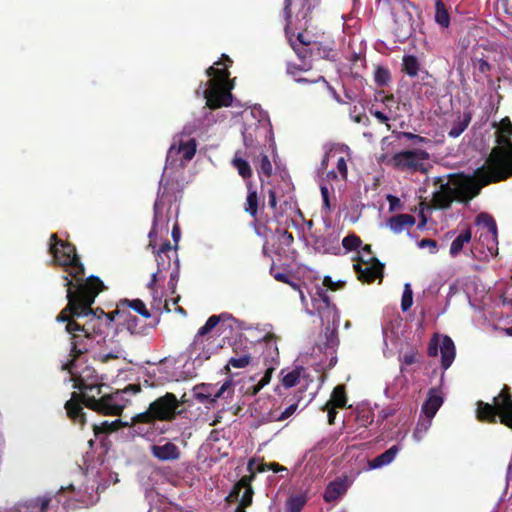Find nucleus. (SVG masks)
Returning <instances> with one entry per match:
<instances>
[{
    "label": "nucleus",
    "instance_id": "nucleus-13",
    "mask_svg": "<svg viewBox=\"0 0 512 512\" xmlns=\"http://www.w3.org/2000/svg\"><path fill=\"white\" fill-rule=\"evenodd\" d=\"M441 353V368L447 370L453 363L456 355V348L453 340L444 335L441 338L438 334H434L430 339L427 347V354L429 357H435Z\"/></svg>",
    "mask_w": 512,
    "mask_h": 512
},
{
    "label": "nucleus",
    "instance_id": "nucleus-59",
    "mask_svg": "<svg viewBox=\"0 0 512 512\" xmlns=\"http://www.w3.org/2000/svg\"><path fill=\"white\" fill-rule=\"evenodd\" d=\"M123 307L124 306H120V303L118 304L117 306V309L115 311H112V312H109V313H106L105 312V315H104V319H105V326L106 327H109L111 325V323L115 320V317L117 315H125V312L123 311Z\"/></svg>",
    "mask_w": 512,
    "mask_h": 512
},
{
    "label": "nucleus",
    "instance_id": "nucleus-46",
    "mask_svg": "<svg viewBox=\"0 0 512 512\" xmlns=\"http://www.w3.org/2000/svg\"><path fill=\"white\" fill-rule=\"evenodd\" d=\"M391 80V74L388 68L377 66L374 71V81L379 87L388 85Z\"/></svg>",
    "mask_w": 512,
    "mask_h": 512
},
{
    "label": "nucleus",
    "instance_id": "nucleus-60",
    "mask_svg": "<svg viewBox=\"0 0 512 512\" xmlns=\"http://www.w3.org/2000/svg\"><path fill=\"white\" fill-rule=\"evenodd\" d=\"M277 233L279 234V237H280V241L283 245L289 247L293 244L294 242V236L291 232H289L288 230H281V229H277Z\"/></svg>",
    "mask_w": 512,
    "mask_h": 512
},
{
    "label": "nucleus",
    "instance_id": "nucleus-21",
    "mask_svg": "<svg viewBox=\"0 0 512 512\" xmlns=\"http://www.w3.org/2000/svg\"><path fill=\"white\" fill-rule=\"evenodd\" d=\"M443 396L440 389L431 388L428 395L421 407V412L430 419H433L437 411L443 404Z\"/></svg>",
    "mask_w": 512,
    "mask_h": 512
},
{
    "label": "nucleus",
    "instance_id": "nucleus-42",
    "mask_svg": "<svg viewBox=\"0 0 512 512\" xmlns=\"http://www.w3.org/2000/svg\"><path fill=\"white\" fill-rule=\"evenodd\" d=\"M196 147H197L196 140L189 139L186 142H180V144L177 148V153L182 154V158L185 161H190L196 153Z\"/></svg>",
    "mask_w": 512,
    "mask_h": 512
},
{
    "label": "nucleus",
    "instance_id": "nucleus-50",
    "mask_svg": "<svg viewBox=\"0 0 512 512\" xmlns=\"http://www.w3.org/2000/svg\"><path fill=\"white\" fill-rule=\"evenodd\" d=\"M326 342L325 346L330 349H335L339 344L337 329H330L329 327L325 330Z\"/></svg>",
    "mask_w": 512,
    "mask_h": 512
},
{
    "label": "nucleus",
    "instance_id": "nucleus-12",
    "mask_svg": "<svg viewBox=\"0 0 512 512\" xmlns=\"http://www.w3.org/2000/svg\"><path fill=\"white\" fill-rule=\"evenodd\" d=\"M429 158L430 155L426 150H405L395 153L392 156L390 163L394 168L402 171L409 170L412 172L425 173L427 169L425 167L424 161H427Z\"/></svg>",
    "mask_w": 512,
    "mask_h": 512
},
{
    "label": "nucleus",
    "instance_id": "nucleus-20",
    "mask_svg": "<svg viewBox=\"0 0 512 512\" xmlns=\"http://www.w3.org/2000/svg\"><path fill=\"white\" fill-rule=\"evenodd\" d=\"M349 486L350 482L347 476L336 478L326 486L323 494V500L326 503H333L337 501L341 496L346 494Z\"/></svg>",
    "mask_w": 512,
    "mask_h": 512
},
{
    "label": "nucleus",
    "instance_id": "nucleus-45",
    "mask_svg": "<svg viewBox=\"0 0 512 512\" xmlns=\"http://www.w3.org/2000/svg\"><path fill=\"white\" fill-rule=\"evenodd\" d=\"M274 371L273 367H269L266 369L263 377L259 380V382L246 390V394L255 396L264 386H266L272 377V373Z\"/></svg>",
    "mask_w": 512,
    "mask_h": 512
},
{
    "label": "nucleus",
    "instance_id": "nucleus-47",
    "mask_svg": "<svg viewBox=\"0 0 512 512\" xmlns=\"http://www.w3.org/2000/svg\"><path fill=\"white\" fill-rule=\"evenodd\" d=\"M432 420L433 419H430L426 415L420 416L413 433L414 438L421 440L423 435L429 430Z\"/></svg>",
    "mask_w": 512,
    "mask_h": 512
},
{
    "label": "nucleus",
    "instance_id": "nucleus-55",
    "mask_svg": "<svg viewBox=\"0 0 512 512\" xmlns=\"http://www.w3.org/2000/svg\"><path fill=\"white\" fill-rule=\"evenodd\" d=\"M312 68V65L306 61V65L302 62V65L289 63L287 65V73L291 75L294 79L298 77L299 72L308 71Z\"/></svg>",
    "mask_w": 512,
    "mask_h": 512
},
{
    "label": "nucleus",
    "instance_id": "nucleus-5",
    "mask_svg": "<svg viewBox=\"0 0 512 512\" xmlns=\"http://www.w3.org/2000/svg\"><path fill=\"white\" fill-rule=\"evenodd\" d=\"M231 322H235V318L228 313L210 316L194 336L189 346L190 354L194 355L196 359H209L212 354L223 347L217 337L227 328L232 329Z\"/></svg>",
    "mask_w": 512,
    "mask_h": 512
},
{
    "label": "nucleus",
    "instance_id": "nucleus-61",
    "mask_svg": "<svg viewBox=\"0 0 512 512\" xmlns=\"http://www.w3.org/2000/svg\"><path fill=\"white\" fill-rule=\"evenodd\" d=\"M418 352L411 350L409 352H406L403 354V356L400 357V361L404 365H412L418 361Z\"/></svg>",
    "mask_w": 512,
    "mask_h": 512
},
{
    "label": "nucleus",
    "instance_id": "nucleus-35",
    "mask_svg": "<svg viewBox=\"0 0 512 512\" xmlns=\"http://www.w3.org/2000/svg\"><path fill=\"white\" fill-rule=\"evenodd\" d=\"M435 21L442 28L450 25V16L442 0H435Z\"/></svg>",
    "mask_w": 512,
    "mask_h": 512
},
{
    "label": "nucleus",
    "instance_id": "nucleus-58",
    "mask_svg": "<svg viewBox=\"0 0 512 512\" xmlns=\"http://www.w3.org/2000/svg\"><path fill=\"white\" fill-rule=\"evenodd\" d=\"M312 300H316L319 302L324 303V306H333V304L330 301V297L327 294V292L322 288H317V291L315 295L312 297Z\"/></svg>",
    "mask_w": 512,
    "mask_h": 512
},
{
    "label": "nucleus",
    "instance_id": "nucleus-4",
    "mask_svg": "<svg viewBox=\"0 0 512 512\" xmlns=\"http://www.w3.org/2000/svg\"><path fill=\"white\" fill-rule=\"evenodd\" d=\"M496 146L492 148L487 166L475 170V178L483 185L504 181L512 176L511 136L496 132Z\"/></svg>",
    "mask_w": 512,
    "mask_h": 512
},
{
    "label": "nucleus",
    "instance_id": "nucleus-26",
    "mask_svg": "<svg viewBox=\"0 0 512 512\" xmlns=\"http://www.w3.org/2000/svg\"><path fill=\"white\" fill-rule=\"evenodd\" d=\"M53 497L51 495L39 496L26 502V512H49Z\"/></svg>",
    "mask_w": 512,
    "mask_h": 512
},
{
    "label": "nucleus",
    "instance_id": "nucleus-7",
    "mask_svg": "<svg viewBox=\"0 0 512 512\" xmlns=\"http://www.w3.org/2000/svg\"><path fill=\"white\" fill-rule=\"evenodd\" d=\"M206 74L210 77L207 81L208 87L203 92L206 105L210 109L230 106L233 100L231 90L234 88V84L229 78V70L210 66L206 70Z\"/></svg>",
    "mask_w": 512,
    "mask_h": 512
},
{
    "label": "nucleus",
    "instance_id": "nucleus-64",
    "mask_svg": "<svg viewBox=\"0 0 512 512\" xmlns=\"http://www.w3.org/2000/svg\"><path fill=\"white\" fill-rule=\"evenodd\" d=\"M324 303L312 300V306L314 310L319 314V316L322 318L325 314V311H329L331 308H335V305L333 306H324Z\"/></svg>",
    "mask_w": 512,
    "mask_h": 512
},
{
    "label": "nucleus",
    "instance_id": "nucleus-36",
    "mask_svg": "<svg viewBox=\"0 0 512 512\" xmlns=\"http://www.w3.org/2000/svg\"><path fill=\"white\" fill-rule=\"evenodd\" d=\"M393 134H394L396 139H398V140L406 139L413 146H418V145H421V144H431L432 143L431 139L426 138V137H422L420 135H417V134H414V133H411V132H403V131L397 132V131H393Z\"/></svg>",
    "mask_w": 512,
    "mask_h": 512
},
{
    "label": "nucleus",
    "instance_id": "nucleus-22",
    "mask_svg": "<svg viewBox=\"0 0 512 512\" xmlns=\"http://www.w3.org/2000/svg\"><path fill=\"white\" fill-rule=\"evenodd\" d=\"M497 399L494 398L493 404H489L479 400L476 410V417L481 422L496 423L497 418L500 419V409L498 408Z\"/></svg>",
    "mask_w": 512,
    "mask_h": 512
},
{
    "label": "nucleus",
    "instance_id": "nucleus-37",
    "mask_svg": "<svg viewBox=\"0 0 512 512\" xmlns=\"http://www.w3.org/2000/svg\"><path fill=\"white\" fill-rule=\"evenodd\" d=\"M304 372V367L296 366L292 371H289L287 374L282 376L281 383L285 388H292L296 386L299 381L302 373Z\"/></svg>",
    "mask_w": 512,
    "mask_h": 512
},
{
    "label": "nucleus",
    "instance_id": "nucleus-14",
    "mask_svg": "<svg viewBox=\"0 0 512 512\" xmlns=\"http://www.w3.org/2000/svg\"><path fill=\"white\" fill-rule=\"evenodd\" d=\"M153 252L157 262V271L151 275V280L147 285L150 290L155 289L157 281L162 278L161 273L171 268L172 256L178 259L177 246L173 247L169 240L164 241L160 248L157 251L154 249Z\"/></svg>",
    "mask_w": 512,
    "mask_h": 512
},
{
    "label": "nucleus",
    "instance_id": "nucleus-11",
    "mask_svg": "<svg viewBox=\"0 0 512 512\" xmlns=\"http://www.w3.org/2000/svg\"><path fill=\"white\" fill-rule=\"evenodd\" d=\"M183 186L176 178L162 176L159 182L157 198L153 205V213L160 217L166 204L172 205L182 197Z\"/></svg>",
    "mask_w": 512,
    "mask_h": 512
},
{
    "label": "nucleus",
    "instance_id": "nucleus-16",
    "mask_svg": "<svg viewBox=\"0 0 512 512\" xmlns=\"http://www.w3.org/2000/svg\"><path fill=\"white\" fill-rule=\"evenodd\" d=\"M194 397L202 403L213 404L218 398H228L232 396L233 389L232 383L226 381L222 386L215 391V386L212 384H200L193 388Z\"/></svg>",
    "mask_w": 512,
    "mask_h": 512
},
{
    "label": "nucleus",
    "instance_id": "nucleus-56",
    "mask_svg": "<svg viewBox=\"0 0 512 512\" xmlns=\"http://www.w3.org/2000/svg\"><path fill=\"white\" fill-rule=\"evenodd\" d=\"M497 133L512 136V122L509 117H504L499 122Z\"/></svg>",
    "mask_w": 512,
    "mask_h": 512
},
{
    "label": "nucleus",
    "instance_id": "nucleus-57",
    "mask_svg": "<svg viewBox=\"0 0 512 512\" xmlns=\"http://www.w3.org/2000/svg\"><path fill=\"white\" fill-rule=\"evenodd\" d=\"M473 67L477 69L481 74H487L491 70V65L483 58H473Z\"/></svg>",
    "mask_w": 512,
    "mask_h": 512
},
{
    "label": "nucleus",
    "instance_id": "nucleus-10",
    "mask_svg": "<svg viewBox=\"0 0 512 512\" xmlns=\"http://www.w3.org/2000/svg\"><path fill=\"white\" fill-rule=\"evenodd\" d=\"M452 184L456 185L458 195L436 191L433 194L432 203L435 208L448 209L454 201L468 203L476 197L483 186L478 185L472 177L463 174H451Z\"/></svg>",
    "mask_w": 512,
    "mask_h": 512
},
{
    "label": "nucleus",
    "instance_id": "nucleus-32",
    "mask_svg": "<svg viewBox=\"0 0 512 512\" xmlns=\"http://www.w3.org/2000/svg\"><path fill=\"white\" fill-rule=\"evenodd\" d=\"M308 501V497L304 493L291 495L285 504L286 512H301Z\"/></svg>",
    "mask_w": 512,
    "mask_h": 512
},
{
    "label": "nucleus",
    "instance_id": "nucleus-18",
    "mask_svg": "<svg viewBox=\"0 0 512 512\" xmlns=\"http://www.w3.org/2000/svg\"><path fill=\"white\" fill-rule=\"evenodd\" d=\"M500 409V423L512 430V394L510 387L504 385L496 397Z\"/></svg>",
    "mask_w": 512,
    "mask_h": 512
},
{
    "label": "nucleus",
    "instance_id": "nucleus-38",
    "mask_svg": "<svg viewBox=\"0 0 512 512\" xmlns=\"http://www.w3.org/2000/svg\"><path fill=\"white\" fill-rule=\"evenodd\" d=\"M327 403H329L332 406L338 407V408L346 407L347 396H346L345 386H343V385L336 386L332 391L331 399Z\"/></svg>",
    "mask_w": 512,
    "mask_h": 512
},
{
    "label": "nucleus",
    "instance_id": "nucleus-24",
    "mask_svg": "<svg viewBox=\"0 0 512 512\" xmlns=\"http://www.w3.org/2000/svg\"><path fill=\"white\" fill-rule=\"evenodd\" d=\"M81 404H83L81 399L72 396L71 399L65 403V409L68 417L73 422L83 425L86 422V418Z\"/></svg>",
    "mask_w": 512,
    "mask_h": 512
},
{
    "label": "nucleus",
    "instance_id": "nucleus-2",
    "mask_svg": "<svg viewBox=\"0 0 512 512\" xmlns=\"http://www.w3.org/2000/svg\"><path fill=\"white\" fill-rule=\"evenodd\" d=\"M108 388L102 382L93 385L89 384L83 390H79L80 393L73 392V397L81 399L88 409L99 414L119 416L129 402L125 395H136L141 391V385L138 383L128 384L125 388L115 392L103 391V389Z\"/></svg>",
    "mask_w": 512,
    "mask_h": 512
},
{
    "label": "nucleus",
    "instance_id": "nucleus-17",
    "mask_svg": "<svg viewBox=\"0 0 512 512\" xmlns=\"http://www.w3.org/2000/svg\"><path fill=\"white\" fill-rule=\"evenodd\" d=\"M475 223L486 230L480 233L479 240L483 244L486 242L488 249L491 250L493 246L498 244V232L495 219L490 214L482 212L477 215Z\"/></svg>",
    "mask_w": 512,
    "mask_h": 512
},
{
    "label": "nucleus",
    "instance_id": "nucleus-19",
    "mask_svg": "<svg viewBox=\"0 0 512 512\" xmlns=\"http://www.w3.org/2000/svg\"><path fill=\"white\" fill-rule=\"evenodd\" d=\"M75 365V362L73 365H70V362L63 366V369L69 370V372L72 374V380L74 381V388L78 390H83V388H86L87 386L100 383V379L98 376V373L96 370L92 367H85L78 375H75L72 372V369Z\"/></svg>",
    "mask_w": 512,
    "mask_h": 512
},
{
    "label": "nucleus",
    "instance_id": "nucleus-27",
    "mask_svg": "<svg viewBox=\"0 0 512 512\" xmlns=\"http://www.w3.org/2000/svg\"><path fill=\"white\" fill-rule=\"evenodd\" d=\"M472 239V230L466 226L464 230L452 241L449 253L452 257H456L463 250L465 244L469 243Z\"/></svg>",
    "mask_w": 512,
    "mask_h": 512
},
{
    "label": "nucleus",
    "instance_id": "nucleus-52",
    "mask_svg": "<svg viewBox=\"0 0 512 512\" xmlns=\"http://www.w3.org/2000/svg\"><path fill=\"white\" fill-rule=\"evenodd\" d=\"M361 244L362 241L360 237L355 234L348 235L342 240L343 247L349 251L359 248Z\"/></svg>",
    "mask_w": 512,
    "mask_h": 512
},
{
    "label": "nucleus",
    "instance_id": "nucleus-34",
    "mask_svg": "<svg viewBox=\"0 0 512 512\" xmlns=\"http://www.w3.org/2000/svg\"><path fill=\"white\" fill-rule=\"evenodd\" d=\"M120 306L133 309L136 313L148 319L151 317L150 311L147 309L145 303L141 299H123L120 301Z\"/></svg>",
    "mask_w": 512,
    "mask_h": 512
},
{
    "label": "nucleus",
    "instance_id": "nucleus-41",
    "mask_svg": "<svg viewBox=\"0 0 512 512\" xmlns=\"http://www.w3.org/2000/svg\"><path fill=\"white\" fill-rule=\"evenodd\" d=\"M298 408V402L290 404L284 411L278 412L277 410H271L268 413V420L269 421H275L280 422L288 419L291 417Z\"/></svg>",
    "mask_w": 512,
    "mask_h": 512
},
{
    "label": "nucleus",
    "instance_id": "nucleus-23",
    "mask_svg": "<svg viewBox=\"0 0 512 512\" xmlns=\"http://www.w3.org/2000/svg\"><path fill=\"white\" fill-rule=\"evenodd\" d=\"M151 452L160 461H175L181 456L180 449L172 442H166L163 445H153Z\"/></svg>",
    "mask_w": 512,
    "mask_h": 512
},
{
    "label": "nucleus",
    "instance_id": "nucleus-49",
    "mask_svg": "<svg viewBox=\"0 0 512 512\" xmlns=\"http://www.w3.org/2000/svg\"><path fill=\"white\" fill-rule=\"evenodd\" d=\"M413 304V292L410 284L406 283L401 299V309L403 312H407Z\"/></svg>",
    "mask_w": 512,
    "mask_h": 512
},
{
    "label": "nucleus",
    "instance_id": "nucleus-6",
    "mask_svg": "<svg viewBox=\"0 0 512 512\" xmlns=\"http://www.w3.org/2000/svg\"><path fill=\"white\" fill-rule=\"evenodd\" d=\"M182 412L183 410L179 409L177 396L174 393L166 392L152 401L146 411L132 418L131 428L136 434L146 436L156 421H174Z\"/></svg>",
    "mask_w": 512,
    "mask_h": 512
},
{
    "label": "nucleus",
    "instance_id": "nucleus-3",
    "mask_svg": "<svg viewBox=\"0 0 512 512\" xmlns=\"http://www.w3.org/2000/svg\"><path fill=\"white\" fill-rule=\"evenodd\" d=\"M292 0H284L283 16L285 19L284 31L288 42L301 62L306 61L312 65L317 60L335 61L336 53L332 43L311 40L305 32H292Z\"/></svg>",
    "mask_w": 512,
    "mask_h": 512
},
{
    "label": "nucleus",
    "instance_id": "nucleus-54",
    "mask_svg": "<svg viewBox=\"0 0 512 512\" xmlns=\"http://www.w3.org/2000/svg\"><path fill=\"white\" fill-rule=\"evenodd\" d=\"M435 184L436 185L439 184V190L438 191H442V192H446V193H449V194L458 195V190L455 189L456 185L452 184L451 175H449V181L448 182H443L442 178H437L436 181H435Z\"/></svg>",
    "mask_w": 512,
    "mask_h": 512
},
{
    "label": "nucleus",
    "instance_id": "nucleus-25",
    "mask_svg": "<svg viewBox=\"0 0 512 512\" xmlns=\"http://www.w3.org/2000/svg\"><path fill=\"white\" fill-rule=\"evenodd\" d=\"M416 219L410 214H398L392 216L388 220V227L394 233H401L403 230L411 228L415 225Z\"/></svg>",
    "mask_w": 512,
    "mask_h": 512
},
{
    "label": "nucleus",
    "instance_id": "nucleus-43",
    "mask_svg": "<svg viewBox=\"0 0 512 512\" xmlns=\"http://www.w3.org/2000/svg\"><path fill=\"white\" fill-rule=\"evenodd\" d=\"M237 155L238 153H236L233 158L232 165L243 179H249L252 176L250 164L245 159L238 157Z\"/></svg>",
    "mask_w": 512,
    "mask_h": 512
},
{
    "label": "nucleus",
    "instance_id": "nucleus-39",
    "mask_svg": "<svg viewBox=\"0 0 512 512\" xmlns=\"http://www.w3.org/2000/svg\"><path fill=\"white\" fill-rule=\"evenodd\" d=\"M245 212L252 217H256L258 213V195L256 190H253L251 184H248V195L246 198Z\"/></svg>",
    "mask_w": 512,
    "mask_h": 512
},
{
    "label": "nucleus",
    "instance_id": "nucleus-44",
    "mask_svg": "<svg viewBox=\"0 0 512 512\" xmlns=\"http://www.w3.org/2000/svg\"><path fill=\"white\" fill-rule=\"evenodd\" d=\"M252 481H248L247 485L243 486L244 492L239 498V504L236 509H242L246 511V508L250 507L253 503L254 489L251 485Z\"/></svg>",
    "mask_w": 512,
    "mask_h": 512
},
{
    "label": "nucleus",
    "instance_id": "nucleus-40",
    "mask_svg": "<svg viewBox=\"0 0 512 512\" xmlns=\"http://www.w3.org/2000/svg\"><path fill=\"white\" fill-rule=\"evenodd\" d=\"M292 2V11L297 9L296 17L306 20L312 12L311 0H292Z\"/></svg>",
    "mask_w": 512,
    "mask_h": 512
},
{
    "label": "nucleus",
    "instance_id": "nucleus-51",
    "mask_svg": "<svg viewBox=\"0 0 512 512\" xmlns=\"http://www.w3.org/2000/svg\"><path fill=\"white\" fill-rule=\"evenodd\" d=\"M250 354L244 353L241 356L237 357H231L228 361V365L234 367V368H245L250 364Z\"/></svg>",
    "mask_w": 512,
    "mask_h": 512
},
{
    "label": "nucleus",
    "instance_id": "nucleus-33",
    "mask_svg": "<svg viewBox=\"0 0 512 512\" xmlns=\"http://www.w3.org/2000/svg\"><path fill=\"white\" fill-rule=\"evenodd\" d=\"M420 70L418 58L414 55H404L402 59V72L409 77H416Z\"/></svg>",
    "mask_w": 512,
    "mask_h": 512
},
{
    "label": "nucleus",
    "instance_id": "nucleus-8",
    "mask_svg": "<svg viewBox=\"0 0 512 512\" xmlns=\"http://www.w3.org/2000/svg\"><path fill=\"white\" fill-rule=\"evenodd\" d=\"M94 319L95 317L67 315V320H57L66 323L65 331L70 335V356L72 357L70 365H73L78 357L88 351L89 341L94 338Z\"/></svg>",
    "mask_w": 512,
    "mask_h": 512
},
{
    "label": "nucleus",
    "instance_id": "nucleus-29",
    "mask_svg": "<svg viewBox=\"0 0 512 512\" xmlns=\"http://www.w3.org/2000/svg\"><path fill=\"white\" fill-rule=\"evenodd\" d=\"M471 119L472 113L470 111H464L463 114L452 124V127L448 132V136L451 138L459 137L467 129Z\"/></svg>",
    "mask_w": 512,
    "mask_h": 512
},
{
    "label": "nucleus",
    "instance_id": "nucleus-9",
    "mask_svg": "<svg viewBox=\"0 0 512 512\" xmlns=\"http://www.w3.org/2000/svg\"><path fill=\"white\" fill-rule=\"evenodd\" d=\"M49 253L53 256L54 263L66 267V271L67 267H70L69 275L75 280L74 283L85 281V267L80 261L75 245L59 239L57 234H51Z\"/></svg>",
    "mask_w": 512,
    "mask_h": 512
},
{
    "label": "nucleus",
    "instance_id": "nucleus-48",
    "mask_svg": "<svg viewBox=\"0 0 512 512\" xmlns=\"http://www.w3.org/2000/svg\"><path fill=\"white\" fill-rule=\"evenodd\" d=\"M125 326H126V329L131 333V334H137V335H140V334H143L144 333V327L143 326H139V319L132 315L131 313H127L125 315Z\"/></svg>",
    "mask_w": 512,
    "mask_h": 512
},
{
    "label": "nucleus",
    "instance_id": "nucleus-15",
    "mask_svg": "<svg viewBox=\"0 0 512 512\" xmlns=\"http://www.w3.org/2000/svg\"><path fill=\"white\" fill-rule=\"evenodd\" d=\"M357 278L364 283H372L376 279L382 280L384 264L376 257L371 256L368 259L360 257L359 261L353 265Z\"/></svg>",
    "mask_w": 512,
    "mask_h": 512
},
{
    "label": "nucleus",
    "instance_id": "nucleus-31",
    "mask_svg": "<svg viewBox=\"0 0 512 512\" xmlns=\"http://www.w3.org/2000/svg\"><path fill=\"white\" fill-rule=\"evenodd\" d=\"M255 478V473H251L249 475L242 476L238 482H236L231 489L230 493L226 496L225 501L227 503H232L239 499L240 492L243 489V486L247 485L248 481H253Z\"/></svg>",
    "mask_w": 512,
    "mask_h": 512
},
{
    "label": "nucleus",
    "instance_id": "nucleus-63",
    "mask_svg": "<svg viewBox=\"0 0 512 512\" xmlns=\"http://www.w3.org/2000/svg\"><path fill=\"white\" fill-rule=\"evenodd\" d=\"M174 264H175V267H174L173 271L170 274V281L168 283L170 289H172V292L175 291L176 282L178 281V278H179V260L175 259L174 260Z\"/></svg>",
    "mask_w": 512,
    "mask_h": 512
},
{
    "label": "nucleus",
    "instance_id": "nucleus-53",
    "mask_svg": "<svg viewBox=\"0 0 512 512\" xmlns=\"http://www.w3.org/2000/svg\"><path fill=\"white\" fill-rule=\"evenodd\" d=\"M161 219H162V215L160 217L156 218V214L153 213L152 227L148 234V238H149L148 248H152L153 250L156 247L157 226H158L159 222L161 221Z\"/></svg>",
    "mask_w": 512,
    "mask_h": 512
},
{
    "label": "nucleus",
    "instance_id": "nucleus-62",
    "mask_svg": "<svg viewBox=\"0 0 512 512\" xmlns=\"http://www.w3.org/2000/svg\"><path fill=\"white\" fill-rule=\"evenodd\" d=\"M268 470H272L273 472L277 473L280 471H285L287 469H286V467H284L276 462L264 463V464H261L258 468L259 472H264V471H268Z\"/></svg>",
    "mask_w": 512,
    "mask_h": 512
},
{
    "label": "nucleus",
    "instance_id": "nucleus-28",
    "mask_svg": "<svg viewBox=\"0 0 512 512\" xmlns=\"http://www.w3.org/2000/svg\"><path fill=\"white\" fill-rule=\"evenodd\" d=\"M398 445H393L388 450L383 452L382 454L375 457L372 461L369 462V466L372 469H377L383 466L390 464L396 457L399 452Z\"/></svg>",
    "mask_w": 512,
    "mask_h": 512
},
{
    "label": "nucleus",
    "instance_id": "nucleus-30",
    "mask_svg": "<svg viewBox=\"0 0 512 512\" xmlns=\"http://www.w3.org/2000/svg\"><path fill=\"white\" fill-rule=\"evenodd\" d=\"M253 162L261 181H263V177L269 178L272 175V163L265 153L261 152L258 158L254 159Z\"/></svg>",
    "mask_w": 512,
    "mask_h": 512
},
{
    "label": "nucleus",
    "instance_id": "nucleus-1",
    "mask_svg": "<svg viewBox=\"0 0 512 512\" xmlns=\"http://www.w3.org/2000/svg\"><path fill=\"white\" fill-rule=\"evenodd\" d=\"M66 290L67 305L56 317V320H67V315L77 317H97L103 319L105 312L101 308L93 309L96 297L106 289L102 280L94 275L85 281L73 283L68 275L63 276Z\"/></svg>",
    "mask_w": 512,
    "mask_h": 512
}]
</instances>
